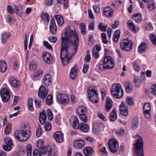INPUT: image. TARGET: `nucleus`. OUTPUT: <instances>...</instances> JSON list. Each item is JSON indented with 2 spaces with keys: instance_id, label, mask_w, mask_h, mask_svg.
I'll use <instances>...</instances> for the list:
<instances>
[{
  "instance_id": "nucleus-1",
  "label": "nucleus",
  "mask_w": 156,
  "mask_h": 156,
  "mask_svg": "<svg viewBox=\"0 0 156 156\" xmlns=\"http://www.w3.org/2000/svg\"><path fill=\"white\" fill-rule=\"evenodd\" d=\"M61 38L60 57L63 66L69 64L72 57L76 53L79 43L77 33L67 27Z\"/></svg>"
},
{
  "instance_id": "nucleus-2",
  "label": "nucleus",
  "mask_w": 156,
  "mask_h": 156,
  "mask_svg": "<svg viewBox=\"0 0 156 156\" xmlns=\"http://www.w3.org/2000/svg\"><path fill=\"white\" fill-rule=\"evenodd\" d=\"M134 137L135 138L133 144L134 156H144L143 151V142L141 137L136 135Z\"/></svg>"
},
{
  "instance_id": "nucleus-3",
  "label": "nucleus",
  "mask_w": 156,
  "mask_h": 156,
  "mask_svg": "<svg viewBox=\"0 0 156 156\" xmlns=\"http://www.w3.org/2000/svg\"><path fill=\"white\" fill-rule=\"evenodd\" d=\"M15 138L20 141L23 142L27 140L30 136V130L26 129L16 131L14 133Z\"/></svg>"
},
{
  "instance_id": "nucleus-4",
  "label": "nucleus",
  "mask_w": 156,
  "mask_h": 156,
  "mask_svg": "<svg viewBox=\"0 0 156 156\" xmlns=\"http://www.w3.org/2000/svg\"><path fill=\"white\" fill-rule=\"evenodd\" d=\"M111 92L114 97L117 99L122 98L123 95V90L119 83H115L112 85Z\"/></svg>"
},
{
  "instance_id": "nucleus-5",
  "label": "nucleus",
  "mask_w": 156,
  "mask_h": 156,
  "mask_svg": "<svg viewBox=\"0 0 156 156\" xmlns=\"http://www.w3.org/2000/svg\"><path fill=\"white\" fill-rule=\"evenodd\" d=\"M133 44V42L129 40V38L123 40L120 43L121 49L127 51H129L132 50Z\"/></svg>"
},
{
  "instance_id": "nucleus-6",
  "label": "nucleus",
  "mask_w": 156,
  "mask_h": 156,
  "mask_svg": "<svg viewBox=\"0 0 156 156\" xmlns=\"http://www.w3.org/2000/svg\"><path fill=\"white\" fill-rule=\"evenodd\" d=\"M97 92V90L94 88L88 90V98L93 103H97L98 102L99 99Z\"/></svg>"
},
{
  "instance_id": "nucleus-7",
  "label": "nucleus",
  "mask_w": 156,
  "mask_h": 156,
  "mask_svg": "<svg viewBox=\"0 0 156 156\" xmlns=\"http://www.w3.org/2000/svg\"><path fill=\"white\" fill-rule=\"evenodd\" d=\"M108 145L111 151L113 153L116 152L119 149L117 141L114 139H111L108 142Z\"/></svg>"
},
{
  "instance_id": "nucleus-8",
  "label": "nucleus",
  "mask_w": 156,
  "mask_h": 156,
  "mask_svg": "<svg viewBox=\"0 0 156 156\" xmlns=\"http://www.w3.org/2000/svg\"><path fill=\"white\" fill-rule=\"evenodd\" d=\"M0 94L2 101L5 102H8L10 97L9 90L6 88H4L1 90Z\"/></svg>"
},
{
  "instance_id": "nucleus-9",
  "label": "nucleus",
  "mask_w": 156,
  "mask_h": 156,
  "mask_svg": "<svg viewBox=\"0 0 156 156\" xmlns=\"http://www.w3.org/2000/svg\"><path fill=\"white\" fill-rule=\"evenodd\" d=\"M104 65H106L108 69H111L114 66V61L110 56L105 57L104 60Z\"/></svg>"
},
{
  "instance_id": "nucleus-10",
  "label": "nucleus",
  "mask_w": 156,
  "mask_h": 156,
  "mask_svg": "<svg viewBox=\"0 0 156 156\" xmlns=\"http://www.w3.org/2000/svg\"><path fill=\"white\" fill-rule=\"evenodd\" d=\"M57 97L58 102L62 105H66L69 102L68 97L65 94H58L57 95Z\"/></svg>"
},
{
  "instance_id": "nucleus-11",
  "label": "nucleus",
  "mask_w": 156,
  "mask_h": 156,
  "mask_svg": "<svg viewBox=\"0 0 156 156\" xmlns=\"http://www.w3.org/2000/svg\"><path fill=\"white\" fill-rule=\"evenodd\" d=\"M48 90L43 86H41L38 91L39 98L42 99H44L48 93Z\"/></svg>"
},
{
  "instance_id": "nucleus-12",
  "label": "nucleus",
  "mask_w": 156,
  "mask_h": 156,
  "mask_svg": "<svg viewBox=\"0 0 156 156\" xmlns=\"http://www.w3.org/2000/svg\"><path fill=\"white\" fill-rule=\"evenodd\" d=\"M120 112L121 115L123 116H126L128 114V107L125 104L122 102L119 106Z\"/></svg>"
},
{
  "instance_id": "nucleus-13",
  "label": "nucleus",
  "mask_w": 156,
  "mask_h": 156,
  "mask_svg": "<svg viewBox=\"0 0 156 156\" xmlns=\"http://www.w3.org/2000/svg\"><path fill=\"white\" fill-rule=\"evenodd\" d=\"M140 77L141 78L140 79L137 76H136L134 77V82L135 86L137 88L139 87L140 83L143 82V80L145 78L144 72H141Z\"/></svg>"
},
{
  "instance_id": "nucleus-14",
  "label": "nucleus",
  "mask_w": 156,
  "mask_h": 156,
  "mask_svg": "<svg viewBox=\"0 0 156 156\" xmlns=\"http://www.w3.org/2000/svg\"><path fill=\"white\" fill-rule=\"evenodd\" d=\"M53 137L55 141L57 142L60 143L64 140L63 135L60 131H57L53 134Z\"/></svg>"
},
{
  "instance_id": "nucleus-15",
  "label": "nucleus",
  "mask_w": 156,
  "mask_h": 156,
  "mask_svg": "<svg viewBox=\"0 0 156 156\" xmlns=\"http://www.w3.org/2000/svg\"><path fill=\"white\" fill-rule=\"evenodd\" d=\"M73 144L74 147L76 149H80L84 147L85 143L83 140L80 139L75 140L74 141Z\"/></svg>"
},
{
  "instance_id": "nucleus-16",
  "label": "nucleus",
  "mask_w": 156,
  "mask_h": 156,
  "mask_svg": "<svg viewBox=\"0 0 156 156\" xmlns=\"http://www.w3.org/2000/svg\"><path fill=\"white\" fill-rule=\"evenodd\" d=\"M42 57L44 61L48 64H50L53 61L52 56L48 52L43 53Z\"/></svg>"
},
{
  "instance_id": "nucleus-17",
  "label": "nucleus",
  "mask_w": 156,
  "mask_h": 156,
  "mask_svg": "<svg viewBox=\"0 0 156 156\" xmlns=\"http://www.w3.org/2000/svg\"><path fill=\"white\" fill-rule=\"evenodd\" d=\"M70 122L71 123L73 127L75 129L79 128L80 125L78 120L75 116H73L71 118Z\"/></svg>"
},
{
  "instance_id": "nucleus-18",
  "label": "nucleus",
  "mask_w": 156,
  "mask_h": 156,
  "mask_svg": "<svg viewBox=\"0 0 156 156\" xmlns=\"http://www.w3.org/2000/svg\"><path fill=\"white\" fill-rule=\"evenodd\" d=\"M101 47L100 45H96L92 49V54L93 56L96 58H98L99 56L98 52L101 50Z\"/></svg>"
},
{
  "instance_id": "nucleus-19",
  "label": "nucleus",
  "mask_w": 156,
  "mask_h": 156,
  "mask_svg": "<svg viewBox=\"0 0 156 156\" xmlns=\"http://www.w3.org/2000/svg\"><path fill=\"white\" fill-rule=\"evenodd\" d=\"M50 30V32L52 34H54L56 33L57 27L54 18L51 19V20Z\"/></svg>"
},
{
  "instance_id": "nucleus-20",
  "label": "nucleus",
  "mask_w": 156,
  "mask_h": 156,
  "mask_svg": "<svg viewBox=\"0 0 156 156\" xmlns=\"http://www.w3.org/2000/svg\"><path fill=\"white\" fill-rule=\"evenodd\" d=\"M43 154L47 155V156H56L55 152L51 148L44 149L42 150Z\"/></svg>"
},
{
  "instance_id": "nucleus-21",
  "label": "nucleus",
  "mask_w": 156,
  "mask_h": 156,
  "mask_svg": "<svg viewBox=\"0 0 156 156\" xmlns=\"http://www.w3.org/2000/svg\"><path fill=\"white\" fill-rule=\"evenodd\" d=\"M113 105L112 101L109 97L107 98L106 100V106L105 108L107 112H109Z\"/></svg>"
},
{
  "instance_id": "nucleus-22",
  "label": "nucleus",
  "mask_w": 156,
  "mask_h": 156,
  "mask_svg": "<svg viewBox=\"0 0 156 156\" xmlns=\"http://www.w3.org/2000/svg\"><path fill=\"white\" fill-rule=\"evenodd\" d=\"M103 12L105 16L108 17H112L113 14L112 9L110 7H105L104 9Z\"/></svg>"
},
{
  "instance_id": "nucleus-23",
  "label": "nucleus",
  "mask_w": 156,
  "mask_h": 156,
  "mask_svg": "<svg viewBox=\"0 0 156 156\" xmlns=\"http://www.w3.org/2000/svg\"><path fill=\"white\" fill-rule=\"evenodd\" d=\"M46 112L43 110L40 113L39 120L41 124H44L45 122L46 117L45 115Z\"/></svg>"
},
{
  "instance_id": "nucleus-24",
  "label": "nucleus",
  "mask_w": 156,
  "mask_h": 156,
  "mask_svg": "<svg viewBox=\"0 0 156 156\" xmlns=\"http://www.w3.org/2000/svg\"><path fill=\"white\" fill-rule=\"evenodd\" d=\"M94 150L91 147H88L85 148L83 150L84 154L87 156H92L94 153Z\"/></svg>"
},
{
  "instance_id": "nucleus-25",
  "label": "nucleus",
  "mask_w": 156,
  "mask_h": 156,
  "mask_svg": "<svg viewBox=\"0 0 156 156\" xmlns=\"http://www.w3.org/2000/svg\"><path fill=\"white\" fill-rule=\"evenodd\" d=\"M51 76L49 74L46 75L42 80V82L45 85H48L51 83Z\"/></svg>"
},
{
  "instance_id": "nucleus-26",
  "label": "nucleus",
  "mask_w": 156,
  "mask_h": 156,
  "mask_svg": "<svg viewBox=\"0 0 156 156\" xmlns=\"http://www.w3.org/2000/svg\"><path fill=\"white\" fill-rule=\"evenodd\" d=\"M77 71L76 65L71 69L70 70V76L72 79H74L76 78L77 74Z\"/></svg>"
},
{
  "instance_id": "nucleus-27",
  "label": "nucleus",
  "mask_w": 156,
  "mask_h": 156,
  "mask_svg": "<svg viewBox=\"0 0 156 156\" xmlns=\"http://www.w3.org/2000/svg\"><path fill=\"white\" fill-rule=\"evenodd\" d=\"M9 81L11 85L14 87H17L20 86L19 81L14 77L9 78Z\"/></svg>"
},
{
  "instance_id": "nucleus-28",
  "label": "nucleus",
  "mask_w": 156,
  "mask_h": 156,
  "mask_svg": "<svg viewBox=\"0 0 156 156\" xmlns=\"http://www.w3.org/2000/svg\"><path fill=\"white\" fill-rule=\"evenodd\" d=\"M58 25L59 26H62L64 23V21L63 17L60 15H57L55 16Z\"/></svg>"
},
{
  "instance_id": "nucleus-29",
  "label": "nucleus",
  "mask_w": 156,
  "mask_h": 156,
  "mask_svg": "<svg viewBox=\"0 0 156 156\" xmlns=\"http://www.w3.org/2000/svg\"><path fill=\"white\" fill-rule=\"evenodd\" d=\"M147 7L150 11H152L156 8L154 1L151 0L149 1L148 0H147Z\"/></svg>"
},
{
  "instance_id": "nucleus-30",
  "label": "nucleus",
  "mask_w": 156,
  "mask_h": 156,
  "mask_svg": "<svg viewBox=\"0 0 156 156\" xmlns=\"http://www.w3.org/2000/svg\"><path fill=\"white\" fill-rule=\"evenodd\" d=\"M117 118V112L115 109H113L110 113V115L109 116L110 120L111 121L114 122Z\"/></svg>"
},
{
  "instance_id": "nucleus-31",
  "label": "nucleus",
  "mask_w": 156,
  "mask_h": 156,
  "mask_svg": "<svg viewBox=\"0 0 156 156\" xmlns=\"http://www.w3.org/2000/svg\"><path fill=\"white\" fill-rule=\"evenodd\" d=\"M146 44L145 43H142L138 47V51L141 54L146 52Z\"/></svg>"
},
{
  "instance_id": "nucleus-32",
  "label": "nucleus",
  "mask_w": 156,
  "mask_h": 156,
  "mask_svg": "<svg viewBox=\"0 0 156 156\" xmlns=\"http://www.w3.org/2000/svg\"><path fill=\"white\" fill-rule=\"evenodd\" d=\"M10 34L9 33L5 32L3 33L2 35L1 38L2 43H5L8 40V39L10 37Z\"/></svg>"
},
{
  "instance_id": "nucleus-33",
  "label": "nucleus",
  "mask_w": 156,
  "mask_h": 156,
  "mask_svg": "<svg viewBox=\"0 0 156 156\" xmlns=\"http://www.w3.org/2000/svg\"><path fill=\"white\" fill-rule=\"evenodd\" d=\"M7 69V65L5 61L0 60V72L4 73Z\"/></svg>"
},
{
  "instance_id": "nucleus-34",
  "label": "nucleus",
  "mask_w": 156,
  "mask_h": 156,
  "mask_svg": "<svg viewBox=\"0 0 156 156\" xmlns=\"http://www.w3.org/2000/svg\"><path fill=\"white\" fill-rule=\"evenodd\" d=\"M79 128L80 130L86 133L88 131L89 128L87 124L82 123L80 124Z\"/></svg>"
},
{
  "instance_id": "nucleus-35",
  "label": "nucleus",
  "mask_w": 156,
  "mask_h": 156,
  "mask_svg": "<svg viewBox=\"0 0 156 156\" xmlns=\"http://www.w3.org/2000/svg\"><path fill=\"white\" fill-rule=\"evenodd\" d=\"M87 112L86 108L83 106L79 107L76 110V113L78 115L85 114Z\"/></svg>"
},
{
  "instance_id": "nucleus-36",
  "label": "nucleus",
  "mask_w": 156,
  "mask_h": 156,
  "mask_svg": "<svg viewBox=\"0 0 156 156\" xmlns=\"http://www.w3.org/2000/svg\"><path fill=\"white\" fill-rule=\"evenodd\" d=\"M132 18L136 22H140L141 20V16L139 13H136L133 15Z\"/></svg>"
},
{
  "instance_id": "nucleus-37",
  "label": "nucleus",
  "mask_w": 156,
  "mask_h": 156,
  "mask_svg": "<svg viewBox=\"0 0 156 156\" xmlns=\"http://www.w3.org/2000/svg\"><path fill=\"white\" fill-rule=\"evenodd\" d=\"M126 87L125 90L126 93H129L131 92L133 89L132 85L131 83L129 82H126L125 83Z\"/></svg>"
},
{
  "instance_id": "nucleus-38",
  "label": "nucleus",
  "mask_w": 156,
  "mask_h": 156,
  "mask_svg": "<svg viewBox=\"0 0 156 156\" xmlns=\"http://www.w3.org/2000/svg\"><path fill=\"white\" fill-rule=\"evenodd\" d=\"M120 34V31L118 30L114 32L113 35V41L115 42H117L119 40Z\"/></svg>"
},
{
  "instance_id": "nucleus-39",
  "label": "nucleus",
  "mask_w": 156,
  "mask_h": 156,
  "mask_svg": "<svg viewBox=\"0 0 156 156\" xmlns=\"http://www.w3.org/2000/svg\"><path fill=\"white\" fill-rule=\"evenodd\" d=\"M33 100L32 98H30L28 100V105L29 110L33 112L34 110L33 105Z\"/></svg>"
},
{
  "instance_id": "nucleus-40",
  "label": "nucleus",
  "mask_w": 156,
  "mask_h": 156,
  "mask_svg": "<svg viewBox=\"0 0 156 156\" xmlns=\"http://www.w3.org/2000/svg\"><path fill=\"white\" fill-rule=\"evenodd\" d=\"M150 40L152 44L156 46V36L153 34H151L149 36Z\"/></svg>"
},
{
  "instance_id": "nucleus-41",
  "label": "nucleus",
  "mask_w": 156,
  "mask_h": 156,
  "mask_svg": "<svg viewBox=\"0 0 156 156\" xmlns=\"http://www.w3.org/2000/svg\"><path fill=\"white\" fill-rule=\"evenodd\" d=\"M53 102L52 95L51 94H49L46 98V103L48 105H51L52 104Z\"/></svg>"
},
{
  "instance_id": "nucleus-42",
  "label": "nucleus",
  "mask_w": 156,
  "mask_h": 156,
  "mask_svg": "<svg viewBox=\"0 0 156 156\" xmlns=\"http://www.w3.org/2000/svg\"><path fill=\"white\" fill-rule=\"evenodd\" d=\"M127 23L129 28L133 31H135V26L132 21L131 20H129Z\"/></svg>"
},
{
  "instance_id": "nucleus-43",
  "label": "nucleus",
  "mask_w": 156,
  "mask_h": 156,
  "mask_svg": "<svg viewBox=\"0 0 156 156\" xmlns=\"http://www.w3.org/2000/svg\"><path fill=\"white\" fill-rule=\"evenodd\" d=\"M139 124L138 119L136 117L134 119L132 123V128L134 129H136L138 127Z\"/></svg>"
},
{
  "instance_id": "nucleus-44",
  "label": "nucleus",
  "mask_w": 156,
  "mask_h": 156,
  "mask_svg": "<svg viewBox=\"0 0 156 156\" xmlns=\"http://www.w3.org/2000/svg\"><path fill=\"white\" fill-rule=\"evenodd\" d=\"M98 27L100 30L101 31L105 32L107 27V26L106 25H104L103 23H99Z\"/></svg>"
},
{
  "instance_id": "nucleus-45",
  "label": "nucleus",
  "mask_w": 156,
  "mask_h": 156,
  "mask_svg": "<svg viewBox=\"0 0 156 156\" xmlns=\"http://www.w3.org/2000/svg\"><path fill=\"white\" fill-rule=\"evenodd\" d=\"M37 64L34 61H31L30 62L29 65V69L31 70H35L37 68Z\"/></svg>"
},
{
  "instance_id": "nucleus-46",
  "label": "nucleus",
  "mask_w": 156,
  "mask_h": 156,
  "mask_svg": "<svg viewBox=\"0 0 156 156\" xmlns=\"http://www.w3.org/2000/svg\"><path fill=\"white\" fill-rule=\"evenodd\" d=\"M47 113L48 120L50 121L52 120L53 119V115L50 109H48L47 110Z\"/></svg>"
},
{
  "instance_id": "nucleus-47",
  "label": "nucleus",
  "mask_w": 156,
  "mask_h": 156,
  "mask_svg": "<svg viewBox=\"0 0 156 156\" xmlns=\"http://www.w3.org/2000/svg\"><path fill=\"white\" fill-rule=\"evenodd\" d=\"M151 105L150 103H147V119L150 118Z\"/></svg>"
},
{
  "instance_id": "nucleus-48",
  "label": "nucleus",
  "mask_w": 156,
  "mask_h": 156,
  "mask_svg": "<svg viewBox=\"0 0 156 156\" xmlns=\"http://www.w3.org/2000/svg\"><path fill=\"white\" fill-rule=\"evenodd\" d=\"M37 147L39 148H41V152L42 153V150L44 149H46L47 148H45L44 146L43 143L41 140H39L37 142Z\"/></svg>"
},
{
  "instance_id": "nucleus-49",
  "label": "nucleus",
  "mask_w": 156,
  "mask_h": 156,
  "mask_svg": "<svg viewBox=\"0 0 156 156\" xmlns=\"http://www.w3.org/2000/svg\"><path fill=\"white\" fill-rule=\"evenodd\" d=\"M101 37L103 43L104 44H107L108 41L107 40V36L106 34L105 33H102L101 34Z\"/></svg>"
},
{
  "instance_id": "nucleus-50",
  "label": "nucleus",
  "mask_w": 156,
  "mask_h": 156,
  "mask_svg": "<svg viewBox=\"0 0 156 156\" xmlns=\"http://www.w3.org/2000/svg\"><path fill=\"white\" fill-rule=\"evenodd\" d=\"M80 27L81 33L83 35H85L86 34V32L85 31V26L84 24L83 23H81Z\"/></svg>"
},
{
  "instance_id": "nucleus-51",
  "label": "nucleus",
  "mask_w": 156,
  "mask_h": 156,
  "mask_svg": "<svg viewBox=\"0 0 156 156\" xmlns=\"http://www.w3.org/2000/svg\"><path fill=\"white\" fill-rule=\"evenodd\" d=\"M4 141L6 145L11 146L12 145V141L9 138H5Z\"/></svg>"
},
{
  "instance_id": "nucleus-52",
  "label": "nucleus",
  "mask_w": 156,
  "mask_h": 156,
  "mask_svg": "<svg viewBox=\"0 0 156 156\" xmlns=\"http://www.w3.org/2000/svg\"><path fill=\"white\" fill-rule=\"evenodd\" d=\"M151 92L153 95L156 96V84H154L151 85Z\"/></svg>"
},
{
  "instance_id": "nucleus-53",
  "label": "nucleus",
  "mask_w": 156,
  "mask_h": 156,
  "mask_svg": "<svg viewBox=\"0 0 156 156\" xmlns=\"http://www.w3.org/2000/svg\"><path fill=\"white\" fill-rule=\"evenodd\" d=\"M133 64L134 69L137 71H139L140 69V66L137 64L136 62H133Z\"/></svg>"
},
{
  "instance_id": "nucleus-54",
  "label": "nucleus",
  "mask_w": 156,
  "mask_h": 156,
  "mask_svg": "<svg viewBox=\"0 0 156 156\" xmlns=\"http://www.w3.org/2000/svg\"><path fill=\"white\" fill-rule=\"evenodd\" d=\"M12 129V125L10 124H9L8 125L6 128H5V132L6 134H9L11 131Z\"/></svg>"
},
{
  "instance_id": "nucleus-55",
  "label": "nucleus",
  "mask_w": 156,
  "mask_h": 156,
  "mask_svg": "<svg viewBox=\"0 0 156 156\" xmlns=\"http://www.w3.org/2000/svg\"><path fill=\"white\" fill-rule=\"evenodd\" d=\"M80 119L84 122H87V117L85 114H80L79 115Z\"/></svg>"
},
{
  "instance_id": "nucleus-56",
  "label": "nucleus",
  "mask_w": 156,
  "mask_h": 156,
  "mask_svg": "<svg viewBox=\"0 0 156 156\" xmlns=\"http://www.w3.org/2000/svg\"><path fill=\"white\" fill-rule=\"evenodd\" d=\"M93 9L96 13L98 14L100 12V7L97 5H95L93 6Z\"/></svg>"
},
{
  "instance_id": "nucleus-57",
  "label": "nucleus",
  "mask_w": 156,
  "mask_h": 156,
  "mask_svg": "<svg viewBox=\"0 0 156 156\" xmlns=\"http://www.w3.org/2000/svg\"><path fill=\"white\" fill-rule=\"evenodd\" d=\"M127 103L130 105L133 106L134 105V102L132 98L131 97H127L126 99Z\"/></svg>"
},
{
  "instance_id": "nucleus-58",
  "label": "nucleus",
  "mask_w": 156,
  "mask_h": 156,
  "mask_svg": "<svg viewBox=\"0 0 156 156\" xmlns=\"http://www.w3.org/2000/svg\"><path fill=\"white\" fill-rule=\"evenodd\" d=\"M89 65L88 64L85 63L83 65V72L84 73H86L87 71Z\"/></svg>"
},
{
  "instance_id": "nucleus-59",
  "label": "nucleus",
  "mask_w": 156,
  "mask_h": 156,
  "mask_svg": "<svg viewBox=\"0 0 156 156\" xmlns=\"http://www.w3.org/2000/svg\"><path fill=\"white\" fill-rule=\"evenodd\" d=\"M43 44L44 46L47 49L50 50H52V46L47 41H44Z\"/></svg>"
},
{
  "instance_id": "nucleus-60",
  "label": "nucleus",
  "mask_w": 156,
  "mask_h": 156,
  "mask_svg": "<svg viewBox=\"0 0 156 156\" xmlns=\"http://www.w3.org/2000/svg\"><path fill=\"white\" fill-rule=\"evenodd\" d=\"M42 134L41 129L40 127V126H39L37 128L36 131V135L38 137L40 136Z\"/></svg>"
},
{
  "instance_id": "nucleus-61",
  "label": "nucleus",
  "mask_w": 156,
  "mask_h": 156,
  "mask_svg": "<svg viewBox=\"0 0 156 156\" xmlns=\"http://www.w3.org/2000/svg\"><path fill=\"white\" fill-rule=\"evenodd\" d=\"M49 15L47 13L43 12L42 14V18L44 20L46 19L48 22L49 21Z\"/></svg>"
},
{
  "instance_id": "nucleus-62",
  "label": "nucleus",
  "mask_w": 156,
  "mask_h": 156,
  "mask_svg": "<svg viewBox=\"0 0 156 156\" xmlns=\"http://www.w3.org/2000/svg\"><path fill=\"white\" fill-rule=\"evenodd\" d=\"M34 102L35 104L36 107L37 108H39L41 107V104L40 101L35 99L34 100Z\"/></svg>"
},
{
  "instance_id": "nucleus-63",
  "label": "nucleus",
  "mask_w": 156,
  "mask_h": 156,
  "mask_svg": "<svg viewBox=\"0 0 156 156\" xmlns=\"http://www.w3.org/2000/svg\"><path fill=\"white\" fill-rule=\"evenodd\" d=\"M101 155L102 156H106L108 154V153L106 151V148L105 147H103L101 148Z\"/></svg>"
},
{
  "instance_id": "nucleus-64",
  "label": "nucleus",
  "mask_w": 156,
  "mask_h": 156,
  "mask_svg": "<svg viewBox=\"0 0 156 156\" xmlns=\"http://www.w3.org/2000/svg\"><path fill=\"white\" fill-rule=\"evenodd\" d=\"M44 128L45 130L47 131L50 130L51 129V126L50 124L48 122L46 123L44 126Z\"/></svg>"
}]
</instances>
